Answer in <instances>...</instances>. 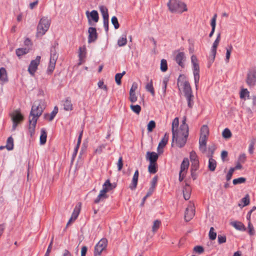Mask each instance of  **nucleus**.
<instances>
[{
  "mask_svg": "<svg viewBox=\"0 0 256 256\" xmlns=\"http://www.w3.org/2000/svg\"><path fill=\"white\" fill-rule=\"evenodd\" d=\"M191 62L192 64V69L194 76L196 88L197 89L200 80V66L198 60L195 55H192L191 56Z\"/></svg>",
  "mask_w": 256,
  "mask_h": 256,
  "instance_id": "7",
  "label": "nucleus"
},
{
  "mask_svg": "<svg viewBox=\"0 0 256 256\" xmlns=\"http://www.w3.org/2000/svg\"><path fill=\"white\" fill-rule=\"evenodd\" d=\"M138 170H137L134 172V174L133 176V178L132 179V183L129 186V188H130V190H134L136 188L138 184Z\"/></svg>",
  "mask_w": 256,
  "mask_h": 256,
  "instance_id": "20",
  "label": "nucleus"
},
{
  "mask_svg": "<svg viewBox=\"0 0 256 256\" xmlns=\"http://www.w3.org/2000/svg\"><path fill=\"white\" fill-rule=\"evenodd\" d=\"M108 244L106 238H102L94 248V256H100L102 252L106 249Z\"/></svg>",
  "mask_w": 256,
  "mask_h": 256,
  "instance_id": "9",
  "label": "nucleus"
},
{
  "mask_svg": "<svg viewBox=\"0 0 256 256\" xmlns=\"http://www.w3.org/2000/svg\"><path fill=\"white\" fill-rule=\"evenodd\" d=\"M189 166V161L188 158H184L180 165V172L186 173Z\"/></svg>",
  "mask_w": 256,
  "mask_h": 256,
  "instance_id": "24",
  "label": "nucleus"
},
{
  "mask_svg": "<svg viewBox=\"0 0 256 256\" xmlns=\"http://www.w3.org/2000/svg\"><path fill=\"white\" fill-rule=\"evenodd\" d=\"M216 166V162L212 157L209 158L208 168L210 170L214 172Z\"/></svg>",
  "mask_w": 256,
  "mask_h": 256,
  "instance_id": "30",
  "label": "nucleus"
},
{
  "mask_svg": "<svg viewBox=\"0 0 256 256\" xmlns=\"http://www.w3.org/2000/svg\"><path fill=\"white\" fill-rule=\"evenodd\" d=\"M6 148L8 150H12L14 148V140L12 136L8 138Z\"/></svg>",
  "mask_w": 256,
  "mask_h": 256,
  "instance_id": "35",
  "label": "nucleus"
},
{
  "mask_svg": "<svg viewBox=\"0 0 256 256\" xmlns=\"http://www.w3.org/2000/svg\"><path fill=\"white\" fill-rule=\"evenodd\" d=\"M64 109L66 111H71L73 110V105L70 98H67L63 101Z\"/></svg>",
  "mask_w": 256,
  "mask_h": 256,
  "instance_id": "21",
  "label": "nucleus"
},
{
  "mask_svg": "<svg viewBox=\"0 0 256 256\" xmlns=\"http://www.w3.org/2000/svg\"><path fill=\"white\" fill-rule=\"evenodd\" d=\"M172 146H174L175 142L176 144L180 148L184 147L187 141L188 136V126L185 125H180L178 129L172 132Z\"/></svg>",
  "mask_w": 256,
  "mask_h": 256,
  "instance_id": "2",
  "label": "nucleus"
},
{
  "mask_svg": "<svg viewBox=\"0 0 256 256\" xmlns=\"http://www.w3.org/2000/svg\"><path fill=\"white\" fill-rule=\"evenodd\" d=\"M100 12L102 16L103 20H108L109 16L108 13V10L106 6H99Z\"/></svg>",
  "mask_w": 256,
  "mask_h": 256,
  "instance_id": "27",
  "label": "nucleus"
},
{
  "mask_svg": "<svg viewBox=\"0 0 256 256\" xmlns=\"http://www.w3.org/2000/svg\"><path fill=\"white\" fill-rule=\"evenodd\" d=\"M130 100L134 103L136 102L137 96H136L135 92H130Z\"/></svg>",
  "mask_w": 256,
  "mask_h": 256,
  "instance_id": "60",
  "label": "nucleus"
},
{
  "mask_svg": "<svg viewBox=\"0 0 256 256\" xmlns=\"http://www.w3.org/2000/svg\"><path fill=\"white\" fill-rule=\"evenodd\" d=\"M178 85L179 89L182 90L184 94L188 106L192 108L194 104V95L189 82L185 76H180L178 79Z\"/></svg>",
  "mask_w": 256,
  "mask_h": 256,
  "instance_id": "3",
  "label": "nucleus"
},
{
  "mask_svg": "<svg viewBox=\"0 0 256 256\" xmlns=\"http://www.w3.org/2000/svg\"><path fill=\"white\" fill-rule=\"evenodd\" d=\"M194 251L199 254H202L204 252V249L202 246H196L194 248Z\"/></svg>",
  "mask_w": 256,
  "mask_h": 256,
  "instance_id": "58",
  "label": "nucleus"
},
{
  "mask_svg": "<svg viewBox=\"0 0 256 256\" xmlns=\"http://www.w3.org/2000/svg\"><path fill=\"white\" fill-rule=\"evenodd\" d=\"M246 156L245 154H242L238 156V161L239 163L244 164L246 161Z\"/></svg>",
  "mask_w": 256,
  "mask_h": 256,
  "instance_id": "55",
  "label": "nucleus"
},
{
  "mask_svg": "<svg viewBox=\"0 0 256 256\" xmlns=\"http://www.w3.org/2000/svg\"><path fill=\"white\" fill-rule=\"evenodd\" d=\"M88 42L91 43L96 40L98 38V34L96 28L92 27L89 28L88 30Z\"/></svg>",
  "mask_w": 256,
  "mask_h": 256,
  "instance_id": "17",
  "label": "nucleus"
},
{
  "mask_svg": "<svg viewBox=\"0 0 256 256\" xmlns=\"http://www.w3.org/2000/svg\"><path fill=\"white\" fill-rule=\"evenodd\" d=\"M44 104L45 102L44 100H38L34 102L32 106L29 117V129L31 134L34 132L38 118L41 116L45 108Z\"/></svg>",
  "mask_w": 256,
  "mask_h": 256,
  "instance_id": "1",
  "label": "nucleus"
},
{
  "mask_svg": "<svg viewBox=\"0 0 256 256\" xmlns=\"http://www.w3.org/2000/svg\"><path fill=\"white\" fill-rule=\"evenodd\" d=\"M207 140V137L200 136L199 140V148L200 150L202 152H204L206 151V144Z\"/></svg>",
  "mask_w": 256,
  "mask_h": 256,
  "instance_id": "22",
  "label": "nucleus"
},
{
  "mask_svg": "<svg viewBox=\"0 0 256 256\" xmlns=\"http://www.w3.org/2000/svg\"><path fill=\"white\" fill-rule=\"evenodd\" d=\"M208 236L210 240H214L216 238V232H215L214 229L213 227L210 228V230L208 233Z\"/></svg>",
  "mask_w": 256,
  "mask_h": 256,
  "instance_id": "42",
  "label": "nucleus"
},
{
  "mask_svg": "<svg viewBox=\"0 0 256 256\" xmlns=\"http://www.w3.org/2000/svg\"><path fill=\"white\" fill-rule=\"evenodd\" d=\"M161 222L159 220H156L154 221L153 226L152 227V230L153 232H156L158 228H159Z\"/></svg>",
  "mask_w": 256,
  "mask_h": 256,
  "instance_id": "46",
  "label": "nucleus"
},
{
  "mask_svg": "<svg viewBox=\"0 0 256 256\" xmlns=\"http://www.w3.org/2000/svg\"><path fill=\"white\" fill-rule=\"evenodd\" d=\"M130 108L132 110L137 114H138L141 111V107L138 104L130 106Z\"/></svg>",
  "mask_w": 256,
  "mask_h": 256,
  "instance_id": "41",
  "label": "nucleus"
},
{
  "mask_svg": "<svg viewBox=\"0 0 256 256\" xmlns=\"http://www.w3.org/2000/svg\"><path fill=\"white\" fill-rule=\"evenodd\" d=\"M199 168V160L192 162L191 166L192 175L193 176L194 172L197 170Z\"/></svg>",
  "mask_w": 256,
  "mask_h": 256,
  "instance_id": "36",
  "label": "nucleus"
},
{
  "mask_svg": "<svg viewBox=\"0 0 256 256\" xmlns=\"http://www.w3.org/2000/svg\"><path fill=\"white\" fill-rule=\"evenodd\" d=\"M222 136L225 138H229L232 136V133L228 128H225L222 132Z\"/></svg>",
  "mask_w": 256,
  "mask_h": 256,
  "instance_id": "47",
  "label": "nucleus"
},
{
  "mask_svg": "<svg viewBox=\"0 0 256 256\" xmlns=\"http://www.w3.org/2000/svg\"><path fill=\"white\" fill-rule=\"evenodd\" d=\"M111 22L112 24L114 25L115 29H118L120 27V24L116 16H113L112 18Z\"/></svg>",
  "mask_w": 256,
  "mask_h": 256,
  "instance_id": "49",
  "label": "nucleus"
},
{
  "mask_svg": "<svg viewBox=\"0 0 256 256\" xmlns=\"http://www.w3.org/2000/svg\"><path fill=\"white\" fill-rule=\"evenodd\" d=\"M168 6L172 12L181 14L188 10L186 4L178 0H170Z\"/></svg>",
  "mask_w": 256,
  "mask_h": 256,
  "instance_id": "4",
  "label": "nucleus"
},
{
  "mask_svg": "<svg viewBox=\"0 0 256 256\" xmlns=\"http://www.w3.org/2000/svg\"><path fill=\"white\" fill-rule=\"evenodd\" d=\"M246 180L244 178H238L234 179L232 181V183L234 185H236L238 184L244 183L246 182Z\"/></svg>",
  "mask_w": 256,
  "mask_h": 256,
  "instance_id": "51",
  "label": "nucleus"
},
{
  "mask_svg": "<svg viewBox=\"0 0 256 256\" xmlns=\"http://www.w3.org/2000/svg\"><path fill=\"white\" fill-rule=\"evenodd\" d=\"M146 90L150 92L152 96H154V90L153 86L152 80H151L146 86Z\"/></svg>",
  "mask_w": 256,
  "mask_h": 256,
  "instance_id": "33",
  "label": "nucleus"
},
{
  "mask_svg": "<svg viewBox=\"0 0 256 256\" xmlns=\"http://www.w3.org/2000/svg\"><path fill=\"white\" fill-rule=\"evenodd\" d=\"M8 76L6 69L4 68H0V82H8Z\"/></svg>",
  "mask_w": 256,
  "mask_h": 256,
  "instance_id": "26",
  "label": "nucleus"
},
{
  "mask_svg": "<svg viewBox=\"0 0 256 256\" xmlns=\"http://www.w3.org/2000/svg\"><path fill=\"white\" fill-rule=\"evenodd\" d=\"M256 138H252L250 141V143L249 145V148H248V152L250 154H252L254 152V146L256 143Z\"/></svg>",
  "mask_w": 256,
  "mask_h": 256,
  "instance_id": "50",
  "label": "nucleus"
},
{
  "mask_svg": "<svg viewBox=\"0 0 256 256\" xmlns=\"http://www.w3.org/2000/svg\"><path fill=\"white\" fill-rule=\"evenodd\" d=\"M168 69L167 62L166 60L162 59L160 62V70L162 72H166Z\"/></svg>",
  "mask_w": 256,
  "mask_h": 256,
  "instance_id": "48",
  "label": "nucleus"
},
{
  "mask_svg": "<svg viewBox=\"0 0 256 256\" xmlns=\"http://www.w3.org/2000/svg\"><path fill=\"white\" fill-rule=\"evenodd\" d=\"M217 18V14H215L213 16L210 22V26H212V28L215 29L216 26V20Z\"/></svg>",
  "mask_w": 256,
  "mask_h": 256,
  "instance_id": "59",
  "label": "nucleus"
},
{
  "mask_svg": "<svg viewBox=\"0 0 256 256\" xmlns=\"http://www.w3.org/2000/svg\"><path fill=\"white\" fill-rule=\"evenodd\" d=\"M240 96L242 99H244L246 97L248 98L250 92L246 88H242L240 92Z\"/></svg>",
  "mask_w": 256,
  "mask_h": 256,
  "instance_id": "37",
  "label": "nucleus"
},
{
  "mask_svg": "<svg viewBox=\"0 0 256 256\" xmlns=\"http://www.w3.org/2000/svg\"><path fill=\"white\" fill-rule=\"evenodd\" d=\"M58 58V54L56 52V46H53L50 49V64L47 70L48 72L51 74L54 70Z\"/></svg>",
  "mask_w": 256,
  "mask_h": 256,
  "instance_id": "8",
  "label": "nucleus"
},
{
  "mask_svg": "<svg viewBox=\"0 0 256 256\" xmlns=\"http://www.w3.org/2000/svg\"><path fill=\"white\" fill-rule=\"evenodd\" d=\"M169 138V135L168 134L166 133L160 142H159L158 148H163L168 143Z\"/></svg>",
  "mask_w": 256,
  "mask_h": 256,
  "instance_id": "29",
  "label": "nucleus"
},
{
  "mask_svg": "<svg viewBox=\"0 0 256 256\" xmlns=\"http://www.w3.org/2000/svg\"><path fill=\"white\" fill-rule=\"evenodd\" d=\"M246 82L249 87H254L256 85V71H249L246 79Z\"/></svg>",
  "mask_w": 256,
  "mask_h": 256,
  "instance_id": "11",
  "label": "nucleus"
},
{
  "mask_svg": "<svg viewBox=\"0 0 256 256\" xmlns=\"http://www.w3.org/2000/svg\"><path fill=\"white\" fill-rule=\"evenodd\" d=\"M104 148L105 146L104 144L100 145L94 150V153L96 154H100Z\"/></svg>",
  "mask_w": 256,
  "mask_h": 256,
  "instance_id": "61",
  "label": "nucleus"
},
{
  "mask_svg": "<svg viewBox=\"0 0 256 256\" xmlns=\"http://www.w3.org/2000/svg\"><path fill=\"white\" fill-rule=\"evenodd\" d=\"M168 80L167 78H164L162 82V89L163 90L164 94L165 95L166 94V87H167V84L168 82Z\"/></svg>",
  "mask_w": 256,
  "mask_h": 256,
  "instance_id": "53",
  "label": "nucleus"
},
{
  "mask_svg": "<svg viewBox=\"0 0 256 256\" xmlns=\"http://www.w3.org/2000/svg\"><path fill=\"white\" fill-rule=\"evenodd\" d=\"M40 56H37L35 60L31 61L28 68V72L30 75L32 76H34V73L38 69V66L40 63Z\"/></svg>",
  "mask_w": 256,
  "mask_h": 256,
  "instance_id": "12",
  "label": "nucleus"
},
{
  "mask_svg": "<svg viewBox=\"0 0 256 256\" xmlns=\"http://www.w3.org/2000/svg\"><path fill=\"white\" fill-rule=\"evenodd\" d=\"M79 56L80 60H82L86 56V48L80 47L79 48Z\"/></svg>",
  "mask_w": 256,
  "mask_h": 256,
  "instance_id": "57",
  "label": "nucleus"
},
{
  "mask_svg": "<svg viewBox=\"0 0 256 256\" xmlns=\"http://www.w3.org/2000/svg\"><path fill=\"white\" fill-rule=\"evenodd\" d=\"M114 187L112 184L110 182L109 180H107L102 185V188L99 194L96 198L94 200V202L98 204L100 202L104 200V199L108 198L106 193L110 190H112Z\"/></svg>",
  "mask_w": 256,
  "mask_h": 256,
  "instance_id": "5",
  "label": "nucleus"
},
{
  "mask_svg": "<svg viewBox=\"0 0 256 256\" xmlns=\"http://www.w3.org/2000/svg\"><path fill=\"white\" fill-rule=\"evenodd\" d=\"M11 117L13 122L12 129L14 130L18 124L23 120L24 116L19 111L16 110L12 114Z\"/></svg>",
  "mask_w": 256,
  "mask_h": 256,
  "instance_id": "10",
  "label": "nucleus"
},
{
  "mask_svg": "<svg viewBox=\"0 0 256 256\" xmlns=\"http://www.w3.org/2000/svg\"><path fill=\"white\" fill-rule=\"evenodd\" d=\"M190 160L191 162L198 160V156L195 152L192 151L190 152Z\"/></svg>",
  "mask_w": 256,
  "mask_h": 256,
  "instance_id": "56",
  "label": "nucleus"
},
{
  "mask_svg": "<svg viewBox=\"0 0 256 256\" xmlns=\"http://www.w3.org/2000/svg\"><path fill=\"white\" fill-rule=\"evenodd\" d=\"M126 74V72L125 71H124L122 72V73H118L116 74L115 76V80H116V83L118 85H120L122 82H121V79L122 78V77L123 76L124 74Z\"/></svg>",
  "mask_w": 256,
  "mask_h": 256,
  "instance_id": "40",
  "label": "nucleus"
},
{
  "mask_svg": "<svg viewBox=\"0 0 256 256\" xmlns=\"http://www.w3.org/2000/svg\"><path fill=\"white\" fill-rule=\"evenodd\" d=\"M82 207V204L80 202L78 203L74 207L70 218L67 226L70 224L72 222H74L78 217Z\"/></svg>",
  "mask_w": 256,
  "mask_h": 256,
  "instance_id": "14",
  "label": "nucleus"
},
{
  "mask_svg": "<svg viewBox=\"0 0 256 256\" xmlns=\"http://www.w3.org/2000/svg\"><path fill=\"white\" fill-rule=\"evenodd\" d=\"M98 86L99 88L103 89L106 92L108 91V87L106 85L104 84V82L100 80L98 83Z\"/></svg>",
  "mask_w": 256,
  "mask_h": 256,
  "instance_id": "64",
  "label": "nucleus"
},
{
  "mask_svg": "<svg viewBox=\"0 0 256 256\" xmlns=\"http://www.w3.org/2000/svg\"><path fill=\"white\" fill-rule=\"evenodd\" d=\"M209 135V128L206 125L202 126L200 129V136H201L207 137Z\"/></svg>",
  "mask_w": 256,
  "mask_h": 256,
  "instance_id": "32",
  "label": "nucleus"
},
{
  "mask_svg": "<svg viewBox=\"0 0 256 256\" xmlns=\"http://www.w3.org/2000/svg\"><path fill=\"white\" fill-rule=\"evenodd\" d=\"M195 214V208L193 204H190L186 210L184 219L186 222L190 221Z\"/></svg>",
  "mask_w": 256,
  "mask_h": 256,
  "instance_id": "13",
  "label": "nucleus"
},
{
  "mask_svg": "<svg viewBox=\"0 0 256 256\" xmlns=\"http://www.w3.org/2000/svg\"><path fill=\"white\" fill-rule=\"evenodd\" d=\"M230 224L234 227L236 229L239 230L244 231L246 230V228L244 225L240 222L234 221L230 223Z\"/></svg>",
  "mask_w": 256,
  "mask_h": 256,
  "instance_id": "25",
  "label": "nucleus"
},
{
  "mask_svg": "<svg viewBox=\"0 0 256 256\" xmlns=\"http://www.w3.org/2000/svg\"><path fill=\"white\" fill-rule=\"evenodd\" d=\"M176 56L174 60L176 63L182 68L184 67V62L186 60V56L184 52H180L179 50L176 52Z\"/></svg>",
  "mask_w": 256,
  "mask_h": 256,
  "instance_id": "16",
  "label": "nucleus"
},
{
  "mask_svg": "<svg viewBox=\"0 0 256 256\" xmlns=\"http://www.w3.org/2000/svg\"><path fill=\"white\" fill-rule=\"evenodd\" d=\"M148 171L150 174H156L158 171V164L156 163L150 162Z\"/></svg>",
  "mask_w": 256,
  "mask_h": 256,
  "instance_id": "31",
  "label": "nucleus"
},
{
  "mask_svg": "<svg viewBox=\"0 0 256 256\" xmlns=\"http://www.w3.org/2000/svg\"><path fill=\"white\" fill-rule=\"evenodd\" d=\"M248 234L250 236H253L255 234V231L254 228V226L252 224L250 221L248 222Z\"/></svg>",
  "mask_w": 256,
  "mask_h": 256,
  "instance_id": "54",
  "label": "nucleus"
},
{
  "mask_svg": "<svg viewBox=\"0 0 256 256\" xmlns=\"http://www.w3.org/2000/svg\"><path fill=\"white\" fill-rule=\"evenodd\" d=\"M226 236L222 235H218V240L220 244L224 243L226 242Z\"/></svg>",
  "mask_w": 256,
  "mask_h": 256,
  "instance_id": "62",
  "label": "nucleus"
},
{
  "mask_svg": "<svg viewBox=\"0 0 256 256\" xmlns=\"http://www.w3.org/2000/svg\"><path fill=\"white\" fill-rule=\"evenodd\" d=\"M241 202L243 203V204H239L238 206L240 207H244V206H248L250 204V198L248 194H246L245 197L242 198L241 200Z\"/></svg>",
  "mask_w": 256,
  "mask_h": 256,
  "instance_id": "39",
  "label": "nucleus"
},
{
  "mask_svg": "<svg viewBox=\"0 0 256 256\" xmlns=\"http://www.w3.org/2000/svg\"><path fill=\"white\" fill-rule=\"evenodd\" d=\"M28 52L29 49L26 48H18L16 50V54L18 57H20L24 54L28 53Z\"/></svg>",
  "mask_w": 256,
  "mask_h": 256,
  "instance_id": "38",
  "label": "nucleus"
},
{
  "mask_svg": "<svg viewBox=\"0 0 256 256\" xmlns=\"http://www.w3.org/2000/svg\"><path fill=\"white\" fill-rule=\"evenodd\" d=\"M86 16L88 19L89 22L90 20H92L95 22H97L98 21V14L96 10H93L90 12L88 11H87L86 12Z\"/></svg>",
  "mask_w": 256,
  "mask_h": 256,
  "instance_id": "18",
  "label": "nucleus"
},
{
  "mask_svg": "<svg viewBox=\"0 0 256 256\" xmlns=\"http://www.w3.org/2000/svg\"><path fill=\"white\" fill-rule=\"evenodd\" d=\"M156 127V122L154 120H150L148 124V132L152 131Z\"/></svg>",
  "mask_w": 256,
  "mask_h": 256,
  "instance_id": "52",
  "label": "nucleus"
},
{
  "mask_svg": "<svg viewBox=\"0 0 256 256\" xmlns=\"http://www.w3.org/2000/svg\"><path fill=\"white\" fill-rule=\"evenodd\" d=\"M191 188L188 185H186L183 189V196L186 200H188L190 196Z\"/></svg>",
  "mask_w": 256,
  "mask_h": 256,
  "instance_id": "28",
  "label": "nucleus"
},
{
  "mask_svg": "<svg viewBox=\"0 0 256 256\" xmlns=\"http://www.w3.org/2000/svg\"><path fill=\"white\" fill-rule=\"evenodd\" d=\"M158 156L155 152H148L146 154V159L150 161V162L156 163Z\"/></svg>",
  "mask_w": 256,
  "mask_h": 256,
  "instance_id": "19",
  "label": "nucleus"
},
{
  "mask_svg": "<svg viewBox=\"0 0 256 256\" xmlns=\"http://www.w3.org/2000/svg\"><path fill=\"white\" fill-rule=\"evenodd\" d=\"M118 171H120L122 170V166H123V161H122V156H120L118 158Z\"/></svg>",
  "mask_w": 256,
  "mask_h": 256,
  "instance_id": "63",
  "label": "nucleus"
},
{
  "mask_svg": "<svg viewBox=\"0 0 256 256\" xmlns=\"http://www.w3.org/2000/svg\"><path fill=\"white\" fill-rule=\"evenodd\" d=\"M40 132V143L41 144H44L46 141L47 134L44 128L41 130Z\"/></svg>",
  "mask_w": 256,
  "mask_h": 256,
  "instance_id": "34",
  "label": "nucleus"
},
{
  "mask_svg": "<svg viewBox=\"0 0 256 256\" xmlns=\"http://www.w3.org/2000/svg\"><path fill=\"white\" fill-rule=\"evenodd\" d=\"M232 50V46L230 45L228 48H226V62H228L231 52Z\"/></svg>",
  "mask_w": 256,
  "mask_h": 256,
  "instance_id": "45",
  "label": "nucleus"
},
{
  "mask_svg": "<svg viewBox=\"0 0 256 256\" xmlns=\"http://www.w3.org/2000/svg\"><path fill=\"white\" fill-rule=\"evenodd\" d=\"M220 34L219 33L217 35V37L214 40V42L213 43L212 49H211V54L210 56V59L211 60L212 62L214 60L216 53V49L218 48V44L220 43Z\"/></svg>",
  "mask_w": 256,
  "mask_h": 256,
  "instance_id": "15",
  "label": "nucleus"
},
{
  "mask_svg": "<svg viewBox=\"0 0 256 256\" xmlns=\"http://www.w3.org/2000/svg\"><path fill=\"white\" fill-rule=\"evenodd\" d=\"M127 42L126 36V35L122 36V38H120L118 41V44L120 46H125Z\"/></svg>",
  "mask_w": 256,
  "mask_h": 256,
  "instance_id": "43",
  "label": "nucleus"
},
{
  "mask_svg": "<svg viewBox=\"0 0 256 256\" xmlns=\"http://www.w3.org/2000/svg\"><path fill=\"white\" fill-rule=\"evenodd\" d=\"M58 108L54 106L52 112L50 114H46L44 115V118L48 121H52L58 112Z\"/></svg>",
  "mask_w": 256,
  "mask_h": 256,
  "instance_id": "23",
  "label": "nucleus"
},
{
  "mask_svg": "<svg viewBox=\"0 0 256 256\" xmlns=\"http://www.w3.org/2000/svg\"><path fill=\"white\" fill-rule=\"evenodd\" d=\"M179 124V120L178 118H176L172 121V132L176 130V129L178 128V126Z\"/></svg>",
  "mask_w": 256,
  "mask_h": 256,
  "instance_id": "44",
  "label": "nucleus"
},
{
  "mask_svg": "<svg viewBox=\"0 0 256 256\" xmlns=\"http://www.w3.org/2000/svg\"><path fill=\"white\" fill-rule=\"evenodd\" d=\"M50 22L48 17H42L40 20L37 26V36H42L46 34L50 28Z\"/></svg>",
  "mask_w": 256,
  "mask_h": 256,
  "instance_id": "6",
  "label": "nucleus"
}]
</instances>
